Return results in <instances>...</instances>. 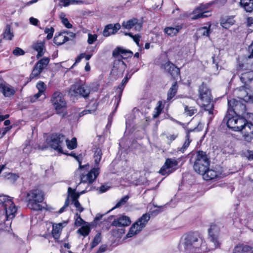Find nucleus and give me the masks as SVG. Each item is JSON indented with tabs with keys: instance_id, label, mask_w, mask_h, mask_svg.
Segmentation results:
<instances>
[{
	"instance_id": "nucleus-1",
	"label": "nucleus",
	"mask_w": 253,
	"mask_h": 253,
	"mask_svg": "<svg viewBox=\"0 0 253 253\" xmlns=\"http://www.w3.org/2000/svg\"><path fill=\"white\" fill-rule=\"evenodd\" d=\"M178 249L185 253H205L212 249L209 248L204 239L195 232H188L182 236Z\"/></svg>"
},
{
	"instance_id": "nucleus-2",
	"label": "nucleus",
	"mask_w": 253,
	"mask_h": 253,
	"mask_svg": "<svg viewBox=\"0 0 253 253\" xmlns=\"http://www.w3.org/2000/svg\"><path fill=\"white\" fill-rule=\"evenodd\" d=\"M0 224L13 219L17 211L15 205L7 196H0Z\"/></svg>"
},
{
	"instance_id": "nucleus-3",
	"label": "nucleus",
	"mask_w": 253,
	"mask_h": 253,
	"mask_svg": "<svg viewBox=\"0 0 253 253\" xmlns=\"http://www.w3.org/2000/svg\"><path fill=\"white\" fill-rule=\"evenodd\" d=\"M43 200L44 193L39 188H35L26 192V200L27 202V206L31 210L42 211L43 207L41 203Z\"/></svg>"
},
{
	"instance_id": "nucleus-4",
	"label": "nucleus",
	"mask_w": 253,
	"mask_h": 253,
	"mask_svg": "<svg viewBox=\"0 0 253 253\" xmlns=\"http://www.w3.org/2000/svg\"><path fill=\"white\" fill-rule=\"evenodd\" d=\"M199 97L202 101V106L205 111L211 115L210 119H211L213 115L214 105L211 97V91L206 84L203 83L199 88Z\"/></svg>"
},
{
	"instance_id": "nucleus-5",
	"label": "nucleus",
	"mask_w": 253,
	"mask_h": 253,
	"mask_svg": "<svg viewBox=\"0 0 253 253\" xmlns=\"http://www.w3.org/2000/svg\"><path fill=\"white\" fill-rule=\"evenodd\" d=\"M210 165V160L206 154L203 151H198L195 156L194 169L198 173H203L207 170Z\"/></svg>"
},
{
	"instance_id": "nucleus-6",
	"label": "nucleus",
	"mask_w": 253,
	"mask_h": 253,
	"mask_svg": "<svg viewBox=\"0 0 253 253\" xmlns=\"http://www.w3.org/2000/svg\"><path fill=\"white\" fill-rule=\"evenodd\" d=\"M150 219V214H143L141 217L139 218L136 221L131 225L128 232L126 234V237L127 238H130L140 232L146 226Z\"/></svg>"
},
{
	"instance_id": "nucleus-7",
	"label": "nucleus",
	"mask_w": 253,
	"mask_h": 253,
	"mask_svg": "<svg viewBox=\"0 0 253 253\" xmlns=\"http://www.w3.org/2000/svg\"><path fill=\"white\" fill-rule=\"evenodd\" d=\"M132 52L130 50H127L120 47L116 48L113 51V56L116 59L114 61V68L116 66L119 65V67L124 69L126 65L122 60V58L126 59L131 57Z\"/></svg>"
},
{
	"instance_id": "nucleus-8",
	"label": "nucleus",
	"mask_w": 253,
	"mask_h": 253,
	"mask_svg": "<svg viewBox=\"0 0 253 253\" xmlns=\"http://www.w3.org/2000/svg\"><path fill=\"white\" fill-rule=\"evenodd\" d=\"M90 91L89 86L81 82H79L75 83L71 86L69 93L72 96H81L86 98L88 97Z\"/></svg>"
},
{
	"instance_id": "nucleus-9",
	"label": "nucleus",
	"mask_w": 253,
	"mask_h": 253,
	"mask_svg": "<svg viewBox=\"0 0 253 253\" xmlns=\"http://www.w3.org/2000/svg\"><path fill=\"white\" fill-rule=\"evenodd\" d=\"M51 101L57 114L64 112L67 108V103L61 92H55L52 94Z\"/></svg>"
},
{
	"instance_id": "nucleus-10",
	"label": "nucleus",
	"mask_w": 253,
	"mask_h": 253,
	"mask_svg": "<svg viewBox=\"0 0 253 253\" xmlns=\"http://www.w3.org/2000/svg\"><path fill=\"white\" fill-rule=\"evenodd\" d=\"M243 100L231 98L228 100V112H233L236 115L244 116L246 114V107Z\"/></svg>"
},
{
	"instance_id": "nucleus-11",
	"label": "nucleus",
	"mask_w": 253,
	"mask_h": 253,
	"mask_svg": "<svg viewBox=\"0 0 253 253\" xmlns=\"http://www.w3.org/2000/svg\"><path fill=\"white\" fill-rule=\"evenodd\" d=\"M86 166H82V170L81 171H78V169L77 172H79L81 174L80 178L82 182L90 184L92 183L96 179L98 174H99L100 168L98 167H95L94 168L92 169L87 173L84 174V173L82 172V170Z\"/></svg>"
},
{
	"instance_id": "nucleus-12",
	"label": "nucleus",
	"mask_w": 253,
	"mask_h": 253,
	"mask_svg": "<svg viewBox=\"0 0 253 253\" xmlns=\"http://www.w3.org/2000/svg\"><path fill=\"white\" fill-rule=\"evenodd\" d=\"M178 162L175 158H168L159 170V173L163 175H168L177 169Z\"/></svg>"
},
{
	"instance_id": "nucleus-13",
	"label": "nucleus",
	"mask_w": 253,
	"mask_h": 253,
	"mask_svg": "<svg viewBox=\"0 0 253 253\" xmlns=\"http://www.w3.org/2000/svg\"><path fill=\"white\" fill-rule=\"evenodd\" d=\"M65 139L64 135L61 134H53L51 137V140L49 142V144L53 149L59 152L62 153V146Z\"/></svg>"
},
{
	"instance_id": "nucleus-14",
	"label": "nucleus",
	"mask_w": 253,
	"mask_h": 253,
	"mask_svg": "<svg viewBox=\"0 0 253 253\" xmlns=\"http://www.w3.org/2000/svg\"><path fill=\"white\" fill-rule=\"evenodd\" d=\"M220 232V227L216 224H211L209 229V236L210 241L213 243L214 249L220 246L218 236Z\"/></svg>"
},
{
	"instance_id": "nucleus-15",
	"label": "nucleus",
	"mask_w": 253,
	"mask_h": 253,
	"mask_svg": "<svg viewBox=\"0 0 253 253\" xmlns=\"http://www.w3.org/2000/svg\"><path fill=\"white\" fill-rule=\"evenodd\" d=\"M236 93L238 95L239 100L246 102H253V93L250 89L244 86H242L236 90Z\"/></svg>"
},
{
	"instance_id": "nucleus-16",
	"label": "nucleus",
	"mask_w": 253,
	"mask_h": 253,
	"mask_svg": "<svg viewBox=\"0 0 253 253\" xmlns=\"http://www.w3.org/2000/svg\"><path fill=\"white\" fill-rule=\"evenodd\" d=\"M208 6L206 4H201L197 7L193 12L192 19H197L208 17L210 15V12L206 10Z\"/></svg>"
},
{
	"instance_id": "nucleus-17",
	"label": "nucleus",
	"mask_w": 253,
	"mask_h": 253,
	"mask_svg": "<svg viewBox=\"0 0 253 253\" xmlns=\"http://www.w3.org/2000/svg\"><path fill=\"white\" fill-rule=\"evenodd\" d=\"M122 26L123 28L127 30H130L133 27L136 31H140L142 27V24L138 22L136 18H132L122 23Z\"/></svg>"
},
{
	"instance_id": "nucleus-18",
	"label": "nucleus",
	"mask_w": 253,
	"mask_h": 253,
	"mask_svg": "<svg viewBox=\"0 0 253 253\" xmlns=\"http://www.w3.org/2000/svg\"><path fill=\"white\" fill-rule=\"evenodd\" d=\"M162 67L165 71L169 74L173 78L177 77L179 75V69L169 61L163 64Z\"/></svg>"
},
{
	"instance_id": "nucleus-19",
	"label": "nucleus",
	"mask_w": 253,
	"mask_h": 253,
	"mask_svg": "<svg viewBox=\"0 0 253 253\" xmlns=\"http://www.w3.org/2000/svg\"><path fill=\"white\" fill-rule=\"evenodd\" d=\"M245 141L251 142L253 139V124L248 123L241 131Z\"/></svg>"
},
{
	"instance_id": "nucleus-20",
	"label": "nucleus",
	"mask_w": 253,
	"mask_h": 253,
	"mask_svg": "<svg viewBox=\"0 0 253 253\" xmlns=\"http://www.w3.org/2000/svg\"><path fill=\"white\" fill-rule=\"evenodd\" d=\"M121 26L118 23L115 24H109L106 25L103 31V35L107 37L112 35H114L121 29Z\"/></svg>"
},
{
	"instance_id": "nucleus-21",
	"label": "nucleus",
	"mask_w": 253,
	"mask_h": 253,
	"mask_svg": "<svg viewBox=\"0 0 253 253\" xmlns=\"http://www.w3.org/2000/svg\"><path fill=\"white\" fill-rule=\"evenodd\" d=\"M239 115H236L235 116H231L230 114L227 115L223 119V122H225L227 126L229 128L234 131H236L239 128L237 126V121L238 120Z\"/></svg>"
},
{
	"instance_id": "nucleus-22",
	"label": "nucleus",
	"mask_w": 253,
	"mask_h": 253,
	"mask_svg": "<svg viewBox=\"0 0 253 253\" xmlns=\"http://www.w3.org/2000/svg\"><path fill=\"white\" fill-rule=\"evenodd\" d=\"M130 222L129 217L126 215H122L118 218L114 219L111 225L116 227L126 226L129 225Z\"/></svg>"
},
{
	"instance_id": "nucleus-23",
	"label": "nucleus",
	"mask_w": 253,
	"mask_h": 253,
	"mask_svg": "<svg viewBox=\"0 0 253 253\" xmlns=\"http://www.w3.org/2000/svg\"><path fill=\"white\" fill-rule=\"evenodd\" d=\"M241 69L244 70H253V57L251 54L244 59L243 63L239 65Z\"/></svg>"
},
{
	"instance_id": "nucleus-24",
	"label": "nucleus",
	"mask_w": 253,
	"mask_h": 253,
	"mask_svg": "<svg viewBox=\"0 0 253 253\" xmlns=\"http://www.w3.org/2000/svg\"><path fill=\"white\" fill-rule=\"evenodd\" d=\"M70 40L68 37L66 35L65 31L59 33L58 35L55 36L54 38L53 41L55 44L57 45H60Z\"/></svg>"
},
{
	"instance_id": "nucleus-25",
	"label": "nucleus",
	"mask_w": 253,
	"mask_h": 253,
	"mask_svg": "<svg viewBox=\"0 0 253 253\" xmlns=\"http://www.w3.org/2000/svg\"><path fill=\"white\" fill-rule=\"evenodd\" d=\"M130 78V76L128 77L127 75H126L125 77V78L122 80L121 84H120L118 86V87L117 88V91L119 93V94H118V97H117L118 100H117V102L116 104V107H117V106L119 105V102L121 101L122 92L123 91L124 87H125L126 84V83H127L128 80Z\"/></svg>"
},
{
	"instance_id": "nucleus-26",
	"label": "nucleus",
	"mask_w": 253,
	"mask_h": 253,
	"mask_svg": "<svg viewBox=\"0 0 253 253\" xmlns=\"http://www.w3.org/2000/svg\"><path fill=\"white\" fill-rule=\"evenodd\" d=\"M0 91L1 92L4 96L9 97L15 93L14 88L9 85H5L0 84Z\"/></svg>"
},
{
	"instance_id": "nucleus-27",
	"label": "nucleus",
	"mask_w": 253,
	"mask_h": 253,
	"mask_svg": "<svg viewBox=\"0 0 253 253\" xmlns=\"http://www.w3.org/2000/svg\"><path fill=\"white\" fill-rule=\"evenodd\" d=\"M200 174L203 175L205 180L208 181L216 178L218 174V172L212 169H209V168L207 170H205V172Z\"/></svg>"
},
{
	"instance_id": "nucleus-28",
	"label": "nucleus",
	"mask_w": 253,
	"mask_h": 253,
	"mask_svg": "<svg viewBox=\"0 0 253 253\" xmlns=\"http://www.w3.org/2000/svg\"><path fill=\"white\" fill-rule=\"evenodd\" d=\"M235 23V20L233 17H226L220 20V25L226 29H229Z\"/></svg>"
},
{
	"instance_id": "nucleus-29",
	"label": "nucleus",
	"mask_w": 253,
	"mask_h": 253,
	"mask_svg": "<svg viewBox=\"0 0 253 253\" xmlns=\"http://www.w3.org/2000/svg\"><path fill=\"white\" fill-rule=\"evenodd\" d=\"M253 80V70H248V71L241 74L240 76L241 81L247 84Z\"/></svg>"
},
{
	"instance_id": "nucleus-30",
	"label": "nucleus",
	"mask_w": 253,
	"mask_h": 253,
	"mask_svg": "<svg viewBox=\"0 0 253 253\" xmlns=\"http://www.w3.org/2000/svg\"><path fill=\"white\" fill-rule=\"evenodd\" d=\"M62 228V224L61 223L53 225L52 234L55 240H58L59 238Z\"/></svg>"
},
{
	"instance_id": "nucleus-31",
	"label": "nucleus",
	"mask_w": 253,
	"mask_h": 253,
	"mask_svg": "<svg viewBox=\"0 0 253 253\" xmlns=\"http://www.w3.org/2000/svg\"><path fill=\"white\" fill-rule=\"evenodd\" d=\"M182 27L179 25L175 27H168L165 28L164 32L169 36H174L176 35L181 29Z\"/></svg>"
},
{
	"instance_id": "nucleus-32",
	"label": "nucleus",
	"mask_w": 253,
	"mask_h": 253,
	"mask_svg": "<svg viewBox=\"0 0 253 253\" xmlns=\"http://www.w3.org/2000/svg\"><path fill=\"white\" fill-rule=\"evenodd\" d=\"M252 247L244 244H239L234 249V253H245L250 252Z\"/></svg>"
},
{
	"instance_id": "nucleus-33",
	"label": "nucleus",
	"mask_w": 253,
	"mask_h": 253,
	"mask_svg": "<svg viewBox=\"0 0 253 253\" xmlns=\"http://www.w3.org/2000/svg\"><path fill=\"white\" fill-rule=\"evenodd\" d=\"M240 4L247 12L253 11V0H241Z\"/></svg>"
},
{
	"instance_id": "nucleus-34",
	"label": "nucleus",
	"mask_w": 253,
	"mask_h": 253,
	"mask_svg": "<svg viewBox=\"0 0 253 253\" xmlns=\"http://www.w3.org/2000/svg\"><path fill=\"white\" fill-rule=\"evenodd\" d=\"M178 89V85L176 82L173 83L167 93V100H170L176 94Z\"/></svg>"
},
{
	"instance_id": "nucleus-35",
	"label": "nucleus",
	"mask_w": 253,
	"mask_h": 253,
	"mask_svg": "<svg viewBox=\"0 0 253 253\" xmlns=\"http://www.w3.org/2000/svg\"><path fill=\"white\" fill-rule=\"evenodd\" d=\"M39 91L37 93L35 94L34 97L35 99L39 98L44 92L46 88V85L42 82H39L36 85Z\"/></svg>"
},
{
	"instance_id": "nucleus-36",
	"label": "nucleus",
	"mask_w": 253,
	"mask_h": 253,
	"mask_svg": "<svg viewBox=\"0 0 253 253\" xmlns=\"http://www.w3.org/2000/svg\"><path fill=\"white\" fill-rule=\"evenodd\" d=\"M94 163L96 166H98L99 164L100 160L102 158V152L100 148L95 147L94 148Z\"/></svg>"
},
{
	"instance_id": "nucleus-37",
	"label": "nucleus",
	"mask_w": 253,
	"mask_h": 253,
	"mask_svg": "<svg viewBox=\"0 0 253 253\" xmlns=\"http://www.w3.org/2000/svg\"><path fill=\"white\" fill-rule=\"evenodd\" d=\"M33 48L38 52L37 55L38 58L43 55V50L44 49L43 43L41 42L35 43L33 45Z\"/></svg>"
},
{
	"instance_id": "nucleus-38",
	"label": "nucleus",
	"mask_w": 253,
	"mask_h": 253,
	"mask_svg": "<svg viewBox=\"0 0 253 253\" xmlns=\"http://www.w3.org/2000/svg\"><path fill=\"white\" fill-rule=\"evenodd\" d=\"M68 196H70L72 199V202L78 201V199L79 198L80 194L84 193V191L81 192L80 194L76 193L75 189H72L71 187H69L68 189Z\"/></svg>"
},
{
	"instance_id": "nucleus-39",
	"label": "nucleus",
	"mask_w": 253,
	"mask_h": 253,
	"mask_svg": "<svg viewBox=\"0 0 253 253\" xmlns=\"http://www.w3.org/2000/svg\"><path fill=\"white\" fill-rule=\"evenodd\" d=\"M248 123L247 121L243 117V116H239L238 120L237 121V126L239 127L236 131H241L243 127Z\"/></svg>"
},
{
	"instance_id": "nucleus-40",
	"label": "nucleus",
	"mask_w": 253,
	"mask_h": 253,
	"mask_svg": "<svg viewBox=\"0 0 253 253\" xmlns=\"http://www.w3.org/2000/svg\"><path fill=\"white\" fill-rule=\"evenodd\" d=\"M3 38L8 40H11L14 37L13 32L11 30L10 26L7 25L5 31L3 34Z\"/></svg>"
},
{
	"instance_id": "nucleus-41",
	"label": "nucleus",
	"mask_w": 253,
	"mask_h": 253,
	"mask_svg": "<svg viewBox=\"0 0 253 253\" xmlns=\"http://www.w3.org/2000/svg\"><path fill=\"white\" fill-rule=\"evenodd\" d=\"M210 33V26L209 28L207 27H203L199 28L197 34L199 35V36H209Z\"/></svg>"
},
{
	"instance_id": "nucleus-42",
	"label": "nucleus",
	"mask_w": 253,
	"mask_h": 253,
	"mask_svg": "<svg viewBox=\"0 0 253 253\" xmlns=\"http://www.w3.org/2000/svg\"><path fill=\"white\" fill-rule=\"evenodd\" d=\"M49 58L48 57H44L39 60L36 64L37 66L41 68L42 70L45 68L48 64Z\"/></svg>"
},
{
	"instance_id": "nucleus-43",
	"label": "nucleus",
	"mask_w": 253,
	"mask_h": 253,
	"mask_svg": "<svg viewBox=\"0 0 253 253\" xmlns=\"http://www.w3.org/2000/svg\"><path fill=\"white\" fill-rule=\"evenodd\" d=\"M60 18L61 20L62 24L68 29L72 28V25L69 22L68 19L65 17V14L64 13H61L60 14Z\"/></svg>"
},
{
	"instance_id": "nucleus-44",
	"label": "nucleus",
	"mask_w": 253,
	"mask_h": 253,
	"mask_svg": "<svg viewBox=\"0 0 253 253\" xmlns=\"http://www.w3.org/2000/svg\"><path fill=\"white\" fill-rule=\"evenodd\" d=\"M163 108V107L162 106V102L161 101H159L158 102L157 106L155 108V110L153 115L154 118H157L160 115V114L162 112Z\"/></svg>"
},
{
	"instance_id": "nucleus-45",
	"label": "nucleus",
	"mask_w": 253,
	"mask_h": 253,
	"mask_svg": "<svg viewBox=\"0 0 253 253\" xmlns=\"http://www.w3.org/2000/svg\"><path fill=\"white\" fill-rule=\"evenodd\" d=\"M129 199L128 196H125V197H123L122 199H121L116 204L115 207H114L113 208H112L110 211H108V212H110V211L120 207L121 206L124 205L127 200Z\"/></svg>"
},
{
	"instance_id": "nucleus-46",
	"label": "nucleus",
	"mask_w": 253,
	"mask_h": 253,
	"mask_svg": "<svg viewBox=\"0 0 253 253\" xmlns=\"http://www.w3.org/2000/svg\"><path fill=\"white\" fill-rule=\"evenodd\" d=\"M90 232V228L88 226H83L77 230V233L85 237L87 236Z\"/></svg>"
},
{
	"instance_id": "nucleus-47",
	"label": "nucleus",
	"mask_w": 253,
	"mask_h": 253,
	"mask_svg": "<svg viewBox=\"0 0 253 253\" xmlns=\"http://www.w3.org/2000/svg\"><path fill=\"white\" fill-rule=\"evenodd\" d=\"M42 71V70L41 69V68L36 65L30 75V78L34 79L38 77Z\"/></svg>"
},
{
	"instance_id": "nucleus-48",
	"label": "nucleus",
	"mask_w": 253,
	"mask_h": 253,
	"mask_svg": "<svg viewBox=\"0 0 253 253\" xmlns=\"http://www.w3.org/2000/svg\"><path fill=\"white\" fill-rule=\"evenodd\" d=\"M67 147L69 149H73L77 147V139L75 137L73 138L71 141L66 139V140Z\"/></svg>"
},
{
	"instance_id": "nucleus-49",
	"label": "nucleus",
	"mask_w": 253,
	"mask_h": 253,
	"mask_svg": "<svg viewBox=\"0 0 253 253\" xmlns=\"http://www.w3.org/2000/svg\"><path fill=\"white\" fill-rule=\"evenodd\" d=\"M101 234L100 233H98L95 236L92 242L90 244L91 248H94L101 242Z\"/></svg>"
},
{
	"instance_id": "nucleus-50",
	"label": "nucleus",
	"mask_w": 253,
	"mask_h": 253,
	"mask_svg": "<svg viewBox=\"0 0 253 253\" xmlns=\"http://www.w3.org/2000/svg\"><path fill=\"white\" fill-rule=\"evenodd\" d=\"M185 113L187 115L191 116L197 112V109H195L193 107H189L185 105L184 106Z\"/></svg>"
},
{
	"instance_id": "nucleus-51",
	"label": "nucleus",
	"mask_w": 253,
	"mask_h": 253,
	"mask_svg": "<svg viewBox=\"0 0 253 253\" xmlns=\"http://www.w3.org/2000/svg\"><path fill=\"white\" fill-rule=\"evenodd\" d=\"M61 2L63 3V5L64 6H68L70 3H77V4H81L83 3V2L82 0H60Z\"/></svg>"
},
{
	"instance_id": "nucleus-52",
	"label": "nucleus",
	"mask_w": 253,
	"mask_h": 253,
	"mask_svg": "<svg viewBox=\"0 0 253 253\" xmlns=\"http://www.w3.org/2000/svg\"><path fill=\"white\" fill-rule=\"evenodd\" d=\"M190 142H191V141L190 140V135L188 133L186 134V140L184 142V143L183 144L182 147H181L180 148L179 151H181L182 152H183L184 151L185 149H186V148H187L188 147Z\"/></svg>"
},
{
	"instance_id": "nucleus-53",
	"label": "nucleus",
	"mask_w": 253,
	"mask_h": 253,
	"mask_svg": "<svg viewBox=\"0 0 253 253\" xmlns=\"http://www.w3.org/2000/svg\"><path fill=\"white\" fill-rule=\"evenodd\" d=\"M75 216L76 217L75 224L77 226H80L84 224L85 222L84 220L81 218V215L78 213H76Z\"/></svg>"
},
{
	"instance_id": "nucleus-54",
	"label": "nucleus",
	"mask_w": 253,
	"mask_h": 253,
	"mask_svg": "<svg viewBox=\"0 0 253 253\" xmlns=\"http://www.w3.org/2000/svg\"><path fill=\"white\" fill-rule=\"evenodd\" d=\"M97 35L96 34H88L87 43L89 44H92L97 40Z\"/></svg>"
},
{
	"instance_id": "nucleus-55",
	"label": "nucleus",
	"mask_w": 253,
	"mask_h": 253,
	"mask_svg": "<svg viewBox=\"0 0 253 253\" xmlns=\"http://www.w3.org/2000/svg\"><path fill=\"white\" fill-rule=\"evenodd\" d=\"M54 31V29L52 27H50V28H45L44 32L47 34L46 37L47 39L50 40L52 38Z\"/></svg>"
},
{
	"instance_id": "nucleus-56",
	"label": "nucleus",
	"mask_w": 253,
	"mask_h": 253,
	"mask_svg": "<svg viewBox=\"0 0 253 253\" xmlns=\"http://www.w3.org/2000/svg\"><path fill=\"white\" fill-rule=\"evenodd\" d=\"M92 105H93V108L91 110L88 109V110H85L83 111L82 112V114H83V115L87 114L88 113H92L93 112H94L97 109V104L95 102H93Z\"/></svg>"
},
{
	"instance_id": "nucleus-57",
	"label": "nucleus",
	"mask_w": 253,
	"mask_h": 253,
	"mask_svg": "<svg viewBox=\"0 0 253 253\" xmlns=\"http://www.w3.org/2000/svg\"><path fill=\"white\" fill-rule=\"evenodd\" d=\"M13 53L15 56L23 55L25 54L24 51L19 47H16L13 51Z\"/></svg>"
},
{
	"instance_id": "nucleus-58",
	"label": "nucleus",
	"mask_w": 253,
	"mask_h": 253,
	"mask_svg": "<svg viewBox=\"0 0 253 253\" xmlns=\"http://www.w3.org/2000/svg\"><path fill=\"white\" fill-rule=\"evenodd\" d=\"M72 203L76 208V210L79 211L80 212H82L84 211V209L81 206L79 201H76L75 202H72Z\"/></svg>"
},
{
	"instance_id": "nucleus-59",
	"label": "nucleus",
	"mask_w": 253,
	"mask_h": 253,
	"mask_svg": "<svg viewBox=\"0 0 253 253\" xmlns=\"http://www.w3.org/2000/svg\"><path fill=\"white\" fill-rule=\"evenodd\" d=\"M85 57V53H81L80 54L76 59L75 62L73 65V66L71 67V68H72L74 66H75L77 64L79 63L81 60L84 58Z\"/></svg>"
},
{
	"instance_id": "nucleus-60",
	"label": "nucleus",
	"mask_w": 253,
	"mask_h": 253,
	"mask_svg": "<svg viewBox=\"0 0 253 253\" xmlns=\"http://www.w3.org/2000/svg\"><path fill=\"white\" fill-rule=\"evenodd\" d=\"M69 203H70V202H69V197H68L65 202L64 206L62 207L59 210V211H58V213H61L62 212H63L64 211L65 208H66L69 206Z\"/></svg>"
},
{
	"instance_id": "nucleus-61",
	"label": "nucleus",
	"mask_w": 253,
	"mask_h": 253,
	"mask_svg": "<svg viewBox=\"0 0 253 253\" xmlns=\"http://www.w3.org/2000/svg\"><path fill=\"white\" fill-rule=\"evenodd\" d=\"M70 155L74 157L76 159V160L79 162V165H80V167L78 169V171H81L82 170V165H81V161L80 157L78 156H76V154L73 153H71L70 154Z\"/></svg>"
},
{
	"instance_id": "nucleus-62",
	"label": "nucleus",
	"mask_w": 253,
	"mask_h": 253,
	"mask_svg": "<svg viewBox=\"0 0 253 253\" xmlns=\"http://www.w3.org/2000/svg\"><path fill=\"white\" fill-rule=\"evenodd\" d=\"M140 36L138 34L135 35L134 36V37H133V40L134 42L136 43L137 45L139 46V47H141V45L139 44V41L140 39Z\"/></svg>"
},
{
	"instance_id": "nucleus-63",
	"label": "nucleus",
	"mask_w": 253,
	"mask_h": 253,
	"mask_svg": "<svg viewBox=\"0 0 253 253\" xmlns=\"http://www.w3.org/2000/svg\"><path fill=\"white\" fill-rule=\"evenodd\" d=\"M107 248V246L106 245H102L100 246L96 253H102L106 251Z\"/></svg>"
},
{
	"instance_id": "nucleus-64",
	"label": "nucleus",
	"mask_w": 253,
	"mask_h": 253,
	"mask_svg": "<svg viewBox=\"0 0 253 253\" xmlns=\"http://www.w3.org/2000/svg\"><path fill=\"white\" fill-rule=\"evenodd\" d=\"M248 50L249 52H250V54H251V56L253 57V42L249 46Z\"/></svg>"
}]
</instances>
